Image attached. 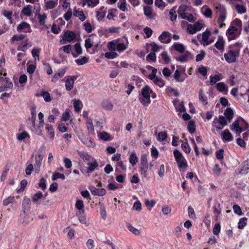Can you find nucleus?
I'll return each mask as SVG.
<instances>
[{"mask_svg":"<svg viewBox=\"0 0 249 249\" xmlns=\"http://www.w3.org/2000/svg\"><path fill=\"white\" fill-rule=\"evenodd\" d=\"M242 30V22L239 18L234 19L227 30L226 35L229 41L236 39L240 35Z\"/></svg>","mask_w":249,"mask_h":249,"instance_id":"1","label":"nucleus"},{"mask_svg":"<svg viewBox=\"0 0 249 249\" xmlns=\"http://www.w3.org/2000/svg\"><path fill=\"white\" fill-rule=\"evenodd\" d=\"M241 47V44L239 43L229 46L227 53L224 55L227 62L232 63L236 61L237 58L239 56Z\"/></svg>","mask_w":249,"mask_h":249,"instance_id":"2","label":"nucleus"},{"mask_svg":"<svg viewBox=\"0 0 249 249\" xmlns=\"http://www.w3.org/2000/svg\"><path fill=\"white\" fill-rule=\"evenodd\" d=\"M173 154L179 171H185L188 167V164L186 160L183 156L181 152L178 149H176L174 150Z\"/></svg>","mask_w":249,"mask_h":249,"instance_id":"3","label":"nucleus"},{"mask_svg":"<svg viewBox=\"0 0 249 249\" xmlns=\"http://www.w3.org/2000/svg\"><path fill=\"white\" fill-rule=\"evenodd\" d=\"M127 45L128 42L126 37H123L122 39L112 40L110 41V51L113 50L122 52L126 49Z\"/></svg>","mask_w":249,"mask_h":249,"instance_id":"4","label":"nucleus"},{"mask_svg":"<svg viewBox=\"0 0 249 249\" xmlns=\"http://www.w3.org/2000/svg\"><path fill=\"white\" fill-rule=\"evenodd\" d=\"M151 93H152V90L148 85L145 86L141 89L142 97H139V101L145 107L148 106L151 102Z\"/></svg>","mask_w":249,"mask_h":249,"instance_id":"5","label":"nucleus"},{"mask_svg":"<svg viewBox=\"0 0 249 249\" xmlns=\"http://www.w3.org/2000/svg\"><path fill=\"white\" fill-rule=\"evenodd\" d=\"M216 13L218 16L217 23L220 28L225 26L224 23L227 17V11L225 7L222 5H219L215 7Z\"/></svg>","mask_w":249,"mask_h":249,"instance_id":"6","label":"nucleus"},{"mask_svg":"<svg viewBox=\"0 0 249 249\" xmlns=\"http://www.w3.org/2000/svg\"><path fill=\"white\" fill-rule=\"evenodd\" d=\"M228 123L229 122L225 117L221 115L218 117V119H217V118H214L212 125L215 127L217 131H219L223 129L224 126L227 125Z\"/></svg>","mask_w":249,"mask_h":249,"instance_id":"7","label":"nucleus"},{"mask_svg":"<svg viewBox=\"0 0 249 249\" xmlns=\"http://www.w3.org/2000/svg\"><path fill=\"white\" fill-rule=\"evenodd\" d=\"M184 53L176 58V60L181 63L188 61L193 59L194 55L189 51H184Z\"/></svg>","mask_w":249,"mask_h":249,"instance_id":"8","label":"nucleus"},{"mask_svg":"<svg viewBox=\"0 0 249 249\" xmlns=\"http://www.w3.org/2000/svg\"><path fill=\"white\" fill-rule=\"evenodd\" d=\"M17 31L18 32L31 33L32 30L30 25L26 22H21L17 28Z\"/></svg>","mask_w":249,"mask_h":249,"instance_id":"9","label":"nucleus"},{"mask_svg":"<svg viewBox=\"0 0 249 249\" xmlns=\"http://www.w3.org/2000/svg\"><path fill=\"white\" fill-rule=\"evenodd\" d=\"M171 34L167 31H164L159 36V40L162 43L168 44L171 41Z\"/></svg>","mask_w":249,"mask_h":249,"instance_id":"10","label":"nucleus"},{"mask_svg":"<svg viewBox=\"0 0 249 249\" xmlns=\"http://www.w3.org/2000/svg\"><path fill=\"white\" fill-rule=\"evenodd\" d=\"M78 76L76 75H72L68 76L65 83L66 89L68 91H70L72 89L74 86V81L76 80Z\"/></svg>","mask_w":249,"mask_h":249,"instance_id":"11","label":"nucleus"},{"mask_svg":"<svg viewBox=\"0 0 249 249\" xmlns=\"http://www.w3.org/2000/svg\"><path fill=\"white\" fill-rule=\"evenodd\" d=\"M76 37V34L74 32L67 30L64 33L63 40L66 42H71Z\"/></svg>","mask_w":249,"mask_h":249,"instance_id":"12","label":"nucleus"},{"mask_svg":"<svg viewBox=\"0 0 249 249\" xmlns=\"http://www.w3.org/2000/svg\"><path fill=\"white\" fill-rule=\"evenodd\" d=\"M43 158V156L41 154H38L35 157L36 163L34 164V166L35 168V172L37 173L39 171V169L42 164Z\"/></svg>","mask_w":249,"mask_h":249,"instance_id":"13","label":"nucleus"},{"mask_svg":"<svg viewBox=\"0 0 249 249\" xmlns=\"http://www.w3.org/2000/svg\"><path fill=\"white\" fill-rule=\"evenodd\" d=\"M22 208L24 213L29 211L31 208V200L27 196H24L23 198Z\"/></svg>","mask_w":249,"mask_h":249,"instance_id":"14","label":"nucleus"},{"mask_svg":"<svg viewBox=\"0 0 249 249\" xmlns=\"http://www.w3.org/2000/svg\"><path fill=\"white\" fill-rule=\"evenodd\" d=\"M225 41L223 38L219 36L216 43L214 44V46L219 50L220 52H223L224 50Z\"/></svg>","mask_w":249,"mask_h":249,"instance_id":"15","label":"nucleus"},{"mask_svg":"<svg viewBox=\"0 0 249 249\" xmlns=\"http://www.w3.org/2000/svg\"><path fill=\"white\" fill-rule=\"evenodd\" d=\"M231 128L236 134L239 135L243 131L242 128L239 125L238 120H236L232 123Z\"/></svg>","mask_w":249,"mask_h":249,"instance_id":"16","label":"nucleus"},{"mask_svg":"<svg viewBox=\"0 0 249 249\" xmlns=\"http://www.w3.org/2000/svg\"><path fill=\"white\" fill-rule=\"evenodd\" d=\"M224 115L229 123H230L233 118V111L231 107H228L225 109Z\"/></svg>","mask_w":249,"mask_h":249,"instance_id":"17","label":"nucleus"},{"mask_svg":"<svg viewBox=\"0 0 249 249\" xmlns=\"http://www.w3.org/2000/svg\"><path fill=\"white\" fill-rule=\"evenodd\" d=\"M89 189L91 193L94 195L102 196L106 193V190L104 189L96 188L93 186L90 187Z\"/></svg>","mask_w":249,"mask_h":249,"instance_id":"18","label":"nucleus"},{"mask_svg":"<svg viewBox=\"0 0 249 249\" xmlns=\"http://www.w3.org/2000/svg\"><path fill=\"white\" fill-rule=\"evenodd\" d=\"M45 6L47 9H51L54 8L58 3V0H44Z\"/></svg>","mask_w":249,"mask_h":249,"instance_id":"19","label":"nucleus"},{"mask_svg":"<svg viewBox=\"0 0 249 249\" xmlns=\"http://www.w3.org/2000/svg\"><path fill=\"white\" fill-rule=\"evenodd\" d=\"M222 139L224 141L230 142L233 140V137L228 129H226L223 131Z\"/></svg>","mask_w":249,"mask_h":249,"instance_id":"20","label":"nucleus"},{"mask_svg":"<svg viewBox=\"0 0 249 249\" xmlns=\"http://www.w3.org/2000/svg\"><path fill=\"white\" fill-rule=\"evenodd\" d=\"M2 84L4 87V88L7 89H11L13 88V85L12 82L10 81L9 78H5L2 79Z\"/></svg>","mask_w":249,"mask_h":249,"instance_id":"21","label":"nucleus"},{"mask_svg":"<svg viewBox=\"0 0 249 249\" xmlns=\"http://www.w3.org/2000/svg\"><path fill=\"white\" fill-rule=\"evenodd\" d=\"M174 49L180 53H183L185 51V47L183 44L175 42L173 45Z\"/></svg>","mask_w":249,"mask_h":249,"instance_id":"22","label":"nucleus"},{"mask_svg":"<svg viewBox=\"0 0 249 249\" xmlns=\"http://www.w3.org/2000/svg\"><path fill=\"white\" fill-rule=\"evenodd\" d=\"M77 216L78 217V219L82 224L87 225V226L88 225L86 216L85 215L84 210L79 211V212L77 213Z\"/></svg>","mask_w":249,"mask_h":249,"instance_id":"23","label":"nucleus"},{"mask_svg":"<svg viewBox=\"0 0 249 249\" xmlns=\"http://www.w3.org/2000/svg\"><path fill=\"white\" fill-rule=\"evenodd\" d=\"M73 14L74 17H78L81 21H84L86 18L82 10L79 11L74 9Z\"/></svg>","mask_w":249,"mask_h":249,"instance_id":"24","label":"nucleus"},{"mask_svg":"<svg viewBox=\"0 0 249 249\" xmlns=\"http://www.w3.org/2000/svg\"><path fill=\"white\" fill-rule=\"evenodd\" d=\"M249 172V160L244 162V165L239 171V174L246 175Z\"/></svg>","mask_w":249,"mask_h":249,"instance_id":"25","label":"nucleus"},{"mask_svg":"<svg viewBox=\"0 0 249 249\" xmlns=\"http://www.w3.org/2000/svg\"><path fill=\"white\" fill-rule=\"evenodd\" d=\"M32 6L27 5L23 8L21 13L25 16H30L32 14Z\"/></svg>","mask_w":249,"mask_h":249,"instance_id":"26","label":"nucleus"},{"mask_svg":"<svg viewBox=\"0 0 249 249\" xmlns=\"http://www.w3.org/2000/svg\"><path fill=\"white\" fill-rule=\"evenodd\" d=\"M177 6H174L171 8L169 13V17L172 21H175L177 19V15L176 14Z\"/></svg>","mask_w":249,"mask_h":249,"instance_id":"27","label":"nucleus"},{"mask_svg":"<svg viewBox=\"0 0 249 249\" xmlns=\"http://www.w3.org/2000/svg\"><path fill=\"white\" fill-rule=\"evenodd\" d=\"M82 6L84 7L86 4L89 7H95L97 5L96 0H82Z\"/></svg>","mask_w":249,"mask_h":249,"instance_id":"28","label":"nucleus"},{"mask_svg":"<svg viewBox=\"0 0 249 249\" xmlns=\"http://www.w3.org/2000/svg\"><path fill=\"white\" fill-rule=\"evenodd\" d=\"M187 9H188V7L186 5H185V4H182V5H180L178 10H177V12H178V14L179 16L180 17H182V16H183L184 14H186L185 12L187 10Z\"/></svg>","mask_w":249,"mask_h":249,"instance_id":"29","label":"nucleus"},{"mask_svg":"<svg viewBox=\"0 0 249 249\" xmlns=\"http://www.w3.org/2000/svg\"><path fill=\"white\" fill-rule=\"evenodd\" d=\"M129 161L132 164V166H134L136 164V163L138 161V158L136 155L135 153H132L129 158Z\"/></svg>","mask_w":249,"mask_h":249,"instance_id":"30","label":"nucleus"},{"mask_svg":"<svg viewBox=\"0 0 249 249\" xmlns=\"http://www.w3.org/2000/svg\"><path fill=\"white\" fill-rule=\"evenodd\" d=\"M199 100L202 104H204V105H207L208 102L207 97L203 94L202 89H200L199 90Z\"/></svg>","mask_w":249,"mask_h":249,"instance_id":"31","label":"nucleus"},{"mask_svg":"<svg viewBox=\"0 0 249 249\" xmlns=\"http://www.w3.org/2000/svg\"><path fill=\"white\" fill-rule=\"evenodd\" d=\"M221 74H216L214 76L211 75L210 76V83L211 85L213 86L214 85L217 81L220 80Z\"/></svg>","mask_w":249,"mask_h":249,"instance_id":"32","label":"nucleus"},{"mask_svg":"<svg viewBox=\"0 0 249 249\" xmlns=\"http://www.w3.org/2000/svg\"><path fill=\"white\" fill-rule=\"evenodd\" d=\"M29 44V40L26 39L25 41L22 42L19 46L17 47V50L18 51H21L23 52H25L27 49V46Z\"/></svg>","mask_w":249,"mask_h":249,"instance_id":"33","label":"nucleus"},{"mask_svg":"<svg viewBox=\"0 0 249 249\" xmlns=\"http://www.w3.org/2000/svg\"><path fill=\"white\" fill-rule=\"evenodd\" d=\"M80 105L82 106V103L80 100H76L75 99L73 100V107L76 112H79L81 111L82 107H80Z\"/></svg>","mask_w":249,"mask_h":249,"instance_id":"34","label":"nucleus"},{"mask_svg":"<svg viewBox=\"0 0 249 249\" xmlns=\"http://www.w3.org/2000/svg\"><path fill=\"white\" fill-rule=\"evenodd\" d=\"M188 131L191 133H194L196 130V125L194 121H190L187 125Z\"/></svg>","mask_w":249,"mask_h":249,"instance_id":"35","label":"nucleus"},{"mask_svg":"<svg viewBox=\"0 0 249 249\" xmlns=\"http://www.w3.org/2000/svg\"><path fill=\"white\" fill-rule=\"evenodd\" d=\"M235 9L239 14H244L247 11L246 7L242 4H236L235 5Z\"/></svg>","mask_w":249,"mask_h":249,"instance_id":"36","label":"nucleus"},{"mask_svg":"<svg viewBox=\"0 0 249 249\" xmlns=\"http://www.w3.org/2000/svg\"><path fill=\"white\" fill-rule=\"evenodd\" d=\"M148 168V164H140V172L141 175L144 177H146L147 176Z\"/></svg>","mask_w":249,"mask_h":249,"instance_id":"37","label":"nucleus"},{"mask_svg":"<svg viewBox=\"0 0 249 249\" xmlns=\"http://www.w3.org/2000/svg\"><path fill=\"white\" fill-rule=\"evenodd\" d=\"M25 36H26L24 34L15 35L12 37L11 41L14 42L15 41H21L24 39Z\"/></svg>","mask_w":249,"mask_h":249,"instance_id":"38","label":"nucleus"},{"mask_svg":"<svg viewBox=\"0 0 249 249\" xmlns=\"http://www.w3.org/2000/svg\"><path fill=\"white\" fill-rule=\"evenodd\" d=\"M154 84L160 88H162L165 84V81L160 77H157L153 82Z\"/></svg>","mask_w":249,"mask_h":249,"instance_id":"39","label":"nucleus"},{"mask_svg":"<svg viewBox=\"0 0 249 249\" xmlns=\"http://www.w3.org/2000/svg\"><path fill=\"white\" fill-rule=\"evenodd\" d=\"M248 218L247 217H243L239 220L238 223V228L243 229L246 225Z\"/></svg>","mask_w":249,"mask_h":249,"instance_id":"40","label":"nucleus"},{"mask_svg":"<svg viewBox=\"0 0 249 249\" xmlns=\"http://www.w3.org/2000/svg\"><path fill=\"white\" fill-rule=\"evenodd\" d=\"M144 14L148 18H152V9L150 6H145L143 8Z\"/></svg>","mask_w":249,"mask_h":249,"instance_id":"41","label":"nucleus"},{"mask_svg":"<svg viewBox=\"0 0 249 249\" xmlns=\"http://www.w3.org/2000/svg\"><path fill=\"white\" fill-rule=\"evenodd\" d=\"M126 226L128 230L135 235H139L140 234V231L134 227L131 224H128Z\"/></svg>","mask_w":249,"mask_h":249,"instance_id":"42","label":"nucleus"},{"mask_svg":"<svg viewBox=\"0 0 249 249\" xmlns=\"http://www.w3.org/2000/svg\"><path fill=\"white\" fill-rule=\"evenodd\" d=\"M100 205V213L101 217L105 220L107 218V212L106 211L105 207L103 204H99Z\"/></svg>","mask_w":249,"mask_h":249,"instance_id":"43","label":"nucleus"},{"mask_svg":"<svg viewBox=\"0 0 249 249\" xmlns=\"http://www.w3.org/2000/svg\"><path fill=\"white\" fill-rule=\"evenodd\" d=\"M167 138V134L165 131L160 132L158 135V140L160 142H163Z\"/></svg>","mask_w":249,"mask_h":249,"instance_id":"44","label":"nucleus"},{"mask_svg":"<svg viewBox=\"0 0 249 249\" xmlns=\"http://www.w3.org/2000/svg\"><path fill=\"white\" fill-rule=\"evenodd\" d=\"M160 56L162 59L164 60V63L165 64H168L171 61V59L170 57L168 56L167 53L166 52H163L161 53Z\"/></svg>","mask_w":249,"mask_h":249,"instance_id":"45","label":"nucleus"},{"mask_svg":"<svg viewBox=\"0 0 249 249\" xmlns=\"http://www.w3.org/2000/svg\"><path fill=\"white\" fill-rule=\"evenodd\" d=\"M40 96H42L44 100L47 102H50L52 100L50 94L48 91H42L40 93Z\"/></svg>","mask_w":249,"mask_h":249,"instance_id":"46","label":"nucleus"},{"mask_svg":"<svg viewBox=\"0 0 249 249\" xmlns=\"http://www.w3.org/2000/svg\"><path fill=\"white\" fill-rule=\"evenodd\" d=\"M181 18L186 19L189 22H192L195 20L194 16L192 14L186 13L183 16L180 17Z\"/></svg>","mask_w":249,"mask_h":249,"instance_id":"47","label":"nucleus"},{"mask_svg":"<svg viewBox=\"0 0 249 249\" xmlns=\"http://www.w3.org/2000/svg\"><path fill=\"white\" fill-rule=\"evenodd\" d=\"M181 148L186 154H189L191 150V148L187 142H183L181 144Z\"/></svg>","mask_w":249,"mask_h":249,"instance_id":"48","label":"nucleus"},{"mask_svg":"<svg viewBox=\"0 0 249 249\" xmlns=\"http://www.w3.org/2000/svg\"><path fill=\"white\" fill-rule=\"evenodd\" d=\"M181 71L178 70H176L174 73V78L177 82H182L184 78H180Z\"/></svg>","mask_w":249,"mask_h":249,"instance_id":"49","label":"nucleus"},{"mask_svg":"<svg viewBox=\"0 0 249 249\" xmlns=\"http://www.w3.org/2000/svg\"><path fill=\"white\" fill-rule=\"evenodd\" d=\"M58 178L64 180L65 179V176L64 174H60L58 172L54 173L52 177V180L54 181Z\"/></svg>","mask_w":249,"mask_h":249,"instance_id":"50","label":"nucleus"},{"mask_svg":"<svg viewBox=\"0 0 249 249\" xmlns=\"http://www.w3.org/2000/svg\"><path fill=\"white\" fill-rule=\"evenodd\" d=\"M86 124L87 126L88 130L90 132L94 131V127L92 123V121L90 118H88L86 121Z\"/></svg>","mask_w":249,"mask_h":249,"instance_id":"51","label":"nucleus"},{"mask_svg":"<svg viewBox=\"0 0 249 249\" xmlns=\"http://www.w3.org/2000/svg\"><path fill=\"white\" fill-rule=\"evenodd\" d=\"M43 197V194L41 192L38 191L32 196V200L34 202H37Z\"/></svg>","mask_w":249,"mask_h":249,"instance_id":"52","label":"nucleus"},{"mask_svg":"<svg viewBox=\"0 0 249 249\" xmlns=\"http://www.w3.org/2000/svg\"><path fill=\"white\" fill-rule=\"evenodd\" d=\"M88 165L89 166L88 168V171L89 172H92L98 165L97 162L95 161L90 162Z\"/></svg>","mask_w":249,"mask_h":249,"instance_id":"53","label":"nucleus"},{"mask_svg":"<svg viewBox=\"0 0 249 249\" xmlns=\"http://www.w3.org/2000/svg\"><path fill=\"white\" fill-rule=\"evenodd\" d=\"M75 62L78 65H82L88 62V58L86 56H83L80 59H77Z\"/></svg>","mask_w":249,"mask_h":249,"instance_id":"54","label":"nucleus"},{"mask_svg":"<svg viewBox=\"0 0 249 249\" xmlns=\"http://www.w3.org/2000/svg\"><path fill=\"white\" fill-rule=\"evenodd\" d=\"M47 18V15L44 13L42 15L39 14L38 15V19L39 20V23L41 25H44L45 23V20Z\"/></svg>","mask_w":249,"mask_h":249,"instance_id":"55","label":"nucleus"},{"mask_svg":"<svg viewBox=\"0 0 249 249\" xmlns=\"http://www.w3.org/2000/svg\"><path fill=\"white\" fill-rule=\"evenodd\" d=\"M98 136L100 139L105 141H107L109 140V134L105 132L98 133Z\"/></svg>","mask_w":249,"mask_h":249,"instance_id":"56","label":"nucleus"},{"mask_svg":"<svg viewBox=\"0 0 249 249\" xmlns=\"http://www.w3.org/2000/svg\"><path fill=\"white\" fill-rule=\"evenodd\" d=\"M70 110L69 109H66L65 112L62 114V119L64 121H67L70 118Z\"/></svg>","mask_w":249,"mask_h":249,"instance_id":"57","label":"nucleus"},{"mask_svg":"<svg viewBox=\"0 0 249 249\" xmlns=\"http://www.w3.org/2000/svg\"><path fill=\"white\" fill-rule=\"evenodd\" d=\"M46 130L47 131L48 133H49L50 134V135L51 136L52 139H53L54 138V133L53 131V126L49 124H47L46 125Z\"/></svg>","mask_w":249,"mask_h":249,"instance_id":"58","label":"nucleus"},{"mask_svg":"<svg viewBox=\"0 0 249 249\" xmlns=\"http://www.w3.org/2000/svg\"><path fill=\"white\" fill-rule=\"evenodd\" d=\"M232 208L235 213L239 216L243 215V213L242 212L241 209L238 205H234Z\"/></svg>","mask_w":249,"mask_h":249,"instance_id":"59","label":"nucleus"},{"mask_svg":"<svg viewBox=\"0 0 249 249\" xmlns=\"http://www.w3.org/2000/svg\"><path fill=\"white\" fill-rule=\"evenodd\" d=\"M75 207L77 209L79 210V211H81L83 210L84 208V203L83 201L82 200L78 199L76 201L75 203Z\"/></svg>","mask_w":249,"mask_h":249,"instance_id":"60","label":"nucleus"},{"mask_svg":"<svg viewBox=\"0 0 249 249\" xmlns=\"http://www.w3.org/2000/svg\"><path fill=\"white\" fill-rule=\"evenodd\" d=\"M93 42L90 38H87L85 41V47L88 50L93 46Z\"/></svg>","mask_w":249,"mask_h":249,"instance_id":"61","label":"nucleus"},{"mask_svg":"<svg viewBox=\"0 0 249 249\" xmlns=\"http://www.w3.org/2000/svg\"><path fill=\"white\" fill-rule=\"evenodd\" d=\"M215 155L217 159L219 160H223L224 158V150L220 149L217 150L215 152Z\"/></svg>","mask_w":249,"mask_h":249,"instance_id":"62","label":"nucleus"},{"mask_svg":"<svg viewBox=\"0 0 249 249\" xmlns=\"http://www.w3.org/2000/svg\"><path fill=\"white\" fill-rule=\"evenodd\" d=\"M202 10H204L203 14L206 17L212 18V12L210 8L209 7H203Z\"/></svg>","mask_w":249,"mask_h":249,"instance_id":"63","label":"nucleus"},{"mask_svg":"<svg viewBox=\"0 0 249 249\" xmlns=\"http://www.w3.org/2000/svg\"><path fill=\"white\" fill-rule=\"evenodd\" d=\"M176 109L180 113L185 112L186 110L183 102H181L178 106H176Z\"/></svg>","mask_w":249,"mask_h":249,"instance_id":"64","label":"nucleus"}]
</instances>
